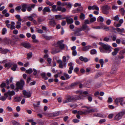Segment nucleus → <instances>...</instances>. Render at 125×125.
I'll list each match as a JSON object with an SVG mask.
<instances>
[{"label":"nucleus","mask_w":125,"mask_h":125,"mask_svg":"<svg viewBox=\"0 0 125 125\" xmlns=\"http://www.w3.org/2000/svg\"><path fill=\"white\" fill-rule=\"evenodd\" d=\"M117 69V68H113L111 72V73H115Z\"/></svg>","instance_id":"a19ab883"},{"label":"nucleus","mask_w":125,"mask_h":125,"mask_svg":"<svg viewBox=\"0 0 125 125\" xmlns=\"http://www.w3.org/2000/svg\"><path fill=\"white\" fill-rule=\"evenodd\" d=\"M97 51L96 50L94 49L90 51V53L91 54H94L96 53Z\"/></svg>","instance_id":"37998d69"},{"label":"nucleus","mask_w":125,"mask_h":125,"mask_svg":"<svg viewBox=\"0 0 125 125\" xmlns=\"http://www.w3.org/2000/svg\"><path fill=\"white\" fill-rule=\"evenodd\" d=\"M7 32V30L5 28H3L2 30V33L3 35L5 34Z\"/></svg>","instance_id":"c9c22d12"},{"label":"nucleus","mask_w":125,"mask_h":125,"mask_svg":"<svg viewBox=\"0 0 125 125\" xmlns=\"http://www.w3.org/2000/svg\"><path fill=\"white\" fill-rule=\"evenodd\" d=\"M45 3L47 5L50 6H52L54 3L53 2H51L48 0H46Z\"/></svg>","instance_id":"473e14b6"},{"label":"nucleus","mask_w":125,"mask_h":125,"mask_svg":"<svg viewBox=\"0 0 125 125\" xmlns=\"http://www.w3.org/2000/svg\"><path fill=\"white\" fill-rule=\"evenodd\" d=\"M120 11L121 12L123 15H124L125 11L123 8H121L120 10Z\"/></svg>","instance_id":"4d7b16f0"},{"label":"nucleus","mask_w":125,"mask_h":125,"mask_svg":"<svg viewBox=\"0 0 125 125\" xmlns=\"http://www.w3.org/2000/svg\"><path fill=\"white\" fill-rule=\"evenodd\" d=\"M94 9L98 10H99V8L96 5H94L92 6V10Z\"/></svg>","instance_id":"603ef678"},{"label":"nucleus","mask_w":125,"mask_h":125,"mask_svg":"<svg viewBox=\"0 0 125 125\" xmlns=\"http://www.w3.org/2000/svg\"><path fill=\"white\" fill-rule=\"evenodd\" d=\"M42 11H43V14L45 15L46 12H50L51 11V10L50 8L47 7H44Z\"/></svg>","instance_id":"f8f14e48"},{"label":"nucleus","mask_w":125,"mask_h":125,"mask_svg":"<svg viewBox=\"0 0 125 125\" xmlns=\"http://www.w3.org/2000/svg\"><path fill=\"white\" fill-rule=\"evenodd\" d=\"M59 113L60 112L59 111L54 112L52 113L53 115L54 116H57L59 115Z\"/></svg>","instance_id":"58836bf2"},{"label":"nucleus","mask_w":125,"mask_h":125,"mask_svg":"<svg viewBox=\"0 0 125 125\" xmlns=\"http://www.w3.org/2000/svg\"><path fill=\"white\" fill-rule=\"evenodd\" d=\"M119 49L118 48H115L114 49V51L112 52V55L113 56L116 55L117 53L119 51Z\"/></svg>","instance_id":"4be33fe9"},{"label":"nucleus","mask_w":125,"mask_h":125,"mask_svg":"<svg viewBox=\"0 0 125 125\" xmlns=\"http://www.w3.org/2000/svg\"><path fill=\"white\" fill-rule=\"evenodd\" d=\"M63 41V40H62L57 42L58 46L61 49H63L64 47V45L62 43Z\"/></svg>","instance_id":"9b49d317"},{"label":"nucleus","mask_w":125,"mask_h":125,"mask_svg":"<svg viewBox=\"0 0 125 125\" xmlns=\"http://www.w3.org/2000/svg\"><path fill=\"white\" fill-rule=\"evenodd\" d=\"M10 22V21L8 20H6L5 21V23L7 27L8 28H10L11 30L15 29V22L13 21H12L11 22L10 24H9Z\"/></svg>","instance_id":"f03ea898"},{"label":"nucleus","mask_w":125,"mask_h":125,"mask_svg":"<svg viewBox=\"0 0 125 125\" xmlns=\"http://www.w3.org/2000/svg\"><path fill=\"white\" fill-rule=\"evenodd\" d=\"M77 28L74 27V25L73 24L71 25V29H72V31L75 32V34L76 35L80 36L83 35L84 33H80V32L77 31Z\"/></svg>","instance_id":"423d86ee"},{"label":"nucleus","mask_w":125,"mask_h":125,"mask_svg":"<svg viewBox=\"0 0 125 125\" xmlns=\"http://www.w3.org/2000/svg\"><path fill=\"white\" fill-rule=\"evenodd\" d=\"M45 19L43 17H39L37 18V21L39 23H41L44 21Z\"/></svg>","instance_id":"cd10ccee"},{"label":"nucleus","mask_w":125,"mask_h":125,"mask_svg":"<svg viewBox=\"0 0 125 125\" xmlns=\"http://www.w3.org/2000/svg\"><path fill=\"white\" fill-rule=\"evenodd\" d=\"M123 115L122 112H120L115 116V119L117 120H119L122 118Z\"/></svg>","instance_id":"ddd939ff"},{"label":"nucleus","mask_w":125,"mask_h":125,"mask_svg":"<svg viewBox=\"0 0 125 125\" xmlns=\"http://www.w3.org/2000/svg\"><path fill=\"white\" fill-rule=\"evenodd\" d=\"M99 19L100 21L101 22H103L104 20V18L102 17H99L97 19V20Z\"/></svg>","instance_id":"0e129e2a"},{"label":"nucleus","mask_w":125,"mask_h":125,"mask_svg":"<svg viewBox=\"0 0 125 125\" xmlns=\"http://www.w3.org/2000/svg\"><path fill=\"white\" fill-rule=\"evenodd\" d=\"M80 83V82H76L74 83H72L71 84V86H74L76 85L77 84H78Z\"/></svg>","instance_id":"09e8293b"},{"label":"nucleus","mask_w":125,"mask_h":125,"mask_svg":"<svg viewBox=\"0 0 125 125\" xmlns=\"http://www.w3.org/2000/svg\"><path fill=\"white\" fill-rule=\"evenodd\" d=\"M52 9H51L52 11L53 12L57 11L59 10H60L61 9L60 6H59L56 8V6L55 5H53L52 6Z\"/></svg>","instance_id":"9d476101"},{"label":"nucleus","mask_w":125,"mask_h":125,"mask_svg":"<svg viewBox=\"0 0 125 125\" xmlns=\"http://www.w3.org/2000/svg\"><path fill=\"white\" fill-rule=\"evenodd\" d=\"M99 62L101 64V67H103L104 62L103 59H100L99 60Z\"/></svg>","instance_id":"bf43d9fd"},{"label":"nucleus","mask_w":125,"mask_h":125,"mask_svg":"<svg viewBox=\"0 0 125 125\" xmlns=\"http://www.w3.org/2000/svg\"><path fill=\"white\" fill-rule=\"evenodd\" d=\"M75 93L77 94H79L78 96H80L82 97V99H83V92L81 91L78 90L76 91Z\"/></svg>","instance_id":"a878e982"},{"label":"nucleus","mask_w":125,"mask_h":125,"mask_svg":"<svg viewBox=\"0 0 125 125\" xmlns=\"http://www.w3.org/2000/svg\"><path fill=\"white\" fill-rule=\"evenodd\" d=\"M80 17L81 19L82 20H83L85 18V15L83 13H81Z\"/></svg>","instance_id":"f704fd0d"},{"label":"nucleus","mask_w":125,"mask_h":125,"mask_svg":"<svg viewBox=\"0 0 125 125\" xmlns=\"http://www.w3.org/2000/svg\"><path fill=\"white\" fill-rule=\"evenodd\" d=\"M81 5V3H76L74 5V6L75 7H80Z\"/></svg>","instance_id":"e2e57ef3"},{"label":"nucleus","mask_w":125,"mask_h":125,"mask_svg":"<svg viewBox=\"0 0 125 125\" xmlns=\"http://www.w3.org/2000/svg\"><path fill=\"white\" fill-rule=\"evenodd\" d=\"M3 41L4 42L7 44L12 45L14 44L13 42L10 39L5 38L4 39Z\"/></svg>","instance_id":"1a4fd4ad"},{"label":"nucleus","mask_w":125,"mask_h":125,"mask_svg":"<svg viewBox=\"0 0 125 125\" xmlns=\"http://www.w3.org/2000/svg\"><path fill=\"white\" fill-rule=\"evenodd\" d=\"M57 62L59 63V67L61 68H62L64 67V66L63 65V63L62 61L60 60H59L57 61Z\"/></svg>","instance_id":"6ab92c4d"},{"label":"nucleus","mask_w":125,"mask_h":125,"mask_svg":"<svg viewBox=\"0 0 125 125\" xmlns=\"http://www.w3.org/2000/svg\"><path fill=\"white\" fill-rule=\"evenodd\" d=\"M82 99V97L80 96L74 95L71 97V102L75 101L77 100H79Z\"/></svg>","instance_id":"6e6552de"},{"label":"nucleus","mask_w":125,"mask_h":125,"mask_svg":"<svg viewBox=\"0 0 125 125\" xmlns=\"http://www.w3.org/2000/svg\"><path fill=\"white\" fill-rule=\"evenodd\" d=\"M25 83L24 81L22 80H21L20 82H17L16 84L18 89H15V90L16 91H18V89L22 90L23 89V86L24 85Z\"/></svg>","instance_id":"20e7f679"},{"label":"nucleus","mask_w":125,"mask_h":125,"mask_svg":"<svg viewBox=\"0 0 125 125\" xmlns=\"http://www.w3.org/2000/svg\"><path fill=\"white\" fill-rule=\"evenodd\" d=\"M15 93L14 91H10L9 90L8 91L4 94V96L7 98L8 99L11 100V96L15 94Z\"/></svg>","instance_id":"7ed1b4c3"},{"label":"nucleus","mask_w":125,"mask_h":125,"mask_svg":"<svg viewBox=\"0 0 125 125\" xmlns=\"http://www.w3.org/2000/svg\"><path fill=\"white\" fill-rule=\"evenodd\" d=\"M49 25L52 27H54L56 25V23L54 20H51L49 22Z\"/></svg>","instance_id":"aec40b11"},{"label":"nucleus","mask_w":125,"mask_h":125,"mask_svg":"<svg viewBox=\"0 0 125 125\" xmlns=\"http://www.w3.org/2000/svg\"><path fill=\"white\" fill-rule=\"evenodd\" d=\"M21 98L20 97H16L14 98L13 101L15 102H19L21 100Z\"/></svg>","instance_id":"bb28decb"},{"label":"nucleus","mask_w":125,"mask_h":125,"mask_svg":"<svg viewBox=\"0 0 125 125\" xmlns=\"http://www.w3.org/2000/svg\"><path fill=\"white\" fill-rule=\"evenodd\" d=\"M16 18L18 20V21L16 22V27L17 29L20 28H21V22L19 21H21L22 20L21 17L19 15H17L15 16Z\"/></svg>","instance_id":"39448f33"},{"label":"nucleus","mask_w":125,"mask_h":125,"mask_svg":"<svg viewBox=\"0 0 125 125\" xmlns=\"http://www.w3.org/2000/svg\"><path fill=\"white\" fill-rule=\"evenodd\" d=\"M22 45L24 47L29 48H30L31 45L29 43H23L22 44Z\"/></svg>","instance_id":"393cba45"},{"label":"nucleus","mask_w":125,"mask_h":125,"mask_svg":"<svg viewBox=\"0 0 125 125\" xmlns=\"http://www.w3.org/2000/svg\"><path fill=\"white\" fill-rule=\"evenodd\" d=\"M42 36L44 38L47 40H49L51 38L50 37L44 34H42Z\"/></svg>","instance_id":"79ce46f5"},{"label":"nucleus","mask_w":125,"mask_h":125,"mask_svg":"<svg viewBox=\"0 0 125 125\" xmlns=\"http://www.w3.org/2000/svg\"><path fill=\"white\" fill-rule=\"evenodd\" d=\"M23 94L27 98L30 97L31 96V94L30 92H27L25 90L23 91Z\"/></svg>","instance_id":"2eb2a0df"},{"label":"nucleus","mask_w":125,"mask_h":125,"mask_svg":"<svg viewBox=\"0 0 125 125\" xmlns=\"http://www.w3.org/2000/svg\"><path fill=\"white\" fill-rule=\"evenodd\" d=\"M113 100L112 98L111 97H109L108 98L107 102L109 103H112L113 101Z\"/></svg>","instance_id":"052dcab7"},{"label":"nucleus","mask_w":125,"mask_h":125,"mask_svg":"<svg viewBox=\"0 0 125 125\" xmlns=\"http://www.w3.org/2000/svg\"><path fill=\"white\" fill-rule=\"evenodd\" d=\"M33 71L32 69L30 68L28 70H26V73L29 74H30Z\"/></svg>","instance_id":"8fccbe9b"},{"label":"nucleus","mask_w":125,"mask_h":125,"mask_svg":"<svg viewBox=\"0 0 125 125\" xmlns=\"http://www.w3.org/2000/svg\"><path fill=\"white\" fill-rule=\"evenodd\" d=\"M9 50L8 49H5L4 50H2L1 51V53L3 54H5L7 52H9Z\"/></svg>","instance_id":"72a5a7b5"},{"label":"nucleus","mask_w":125,"mask_h":125,"mask_svg":"<svg viewBox=\"0 0 125 125\" xmlns=\"http://www.w3.org/2000/svg\"><path fill=\"white\" fill-rule=\"evenodd\" d=\"M70 96L67 95L66 96V99L63 102V103H65L70 102Z\"/></svg>","instance_id":"c85d7f7f"},{"label":"nucleus","mask_w":125,"mask_h":125,"mask_svg":"<svg viewBox=\"0 0 125 125\" xmlns=\"http://www.w3.org/2000/svg\"><path fill=\"white\" fill-rule=\"evenodd\" d=\"M124 101V98H116L115 100V102L116 105H118V103L119 102L122 103Z\"/></svg>","instance_id":"f3484780"},{"label":"nucleus","mask_w":125,"mask_h":125,"mask_svg":"<svg viewBox=\"0 0 125 125\" xmlns=\"http://www.w3.org/2000/svg\"><path fill=\"white\" fill-rule=\"evenodd\" d=\"M99 44L101 46L99 48L100 52L104 53H109L112 51L111 47L108 44L100 42Z\"/></svg>","instance_id":"f257e3e1"},{"label":"nucleus","mask_w":125,"mask_h":125,"mask_svg":"<svg viewBox=\"0 0 125 125\" xmlns=\"http://www.w3.org/2000/svg\"><path fill=\"white\" fill-rule=\"evenodd\" d=\"M67 22V24H70V17H67L66 18Z\"/></svg>","instance_id":"3c124183"},{"label":"nucleus","mask_w":125,"mask_h":125,"mask_svg":"<svg viewBox=\"0 0 125 125\" xmlns=\"http://www.w3.org/2000/svg\"><path fill=\"white\" fill-rule=\"evenodd\" d=\"M32 54L31 52L27 54V58L28 59H29L32 57Z\"/></svg>","instance_id":"c03bdc74"},{"label":"nucleus","mask_w":125,"mask_h":125,"mask_svg":"<svg viewBox=\"0 0 125 125\" xmlns=\"http://www.w3.org/2000/svg\"><path fill=\"white\" fill-rule=\"evenodd\" d=\"M41 75L42 78L45 80L48 79V77L46 76V74L45 73H41Z\"/></svg>","instance_id":"c756f323"},{"label":"nucleus","mask_w":125,"mask_h":125,"mask_svg":"<svg viewBox=\"0 0 125 125\" xmlns=\"http://www.w3.org/2000/svg\"><path fill=\"white\" fill-rule=\"evenodd\" d=\"M12 65V63H7L5 64L4 65V66L5 68H7L9 69L11 67Z\"/></svg>","instance_id":"2f4dec72"},{"label":"nucleus","mask_w":125,"mask_h":125,"mask_svg":"<svg viewBox=\"0 0 125 125\" xmlns=\"http://www.w3.org/2000/svg\"><path fill=\"white\" fill-rule=\"evenodd\" d=\"M61 17L62 16L61 15H56L55 16V18L59 20L61 19H62Z\"/></svg>","instance_id":"5fc2aeb1"},{"label":"nucleus","mask_w":125,"mask_h":125,"mask_svg":"<svg viewBox=\"0 0 125 125\" xmlns=\"http://www.w3.org/2000/svg\"><path fill=\"white\" fill-rule=\"evenodd\" d=\"M113 20L114 21H118L119 20V17L118 16V15H116L113 18Z\"/></svg>","instance_id":"a18cd8bd"},{"label":"nucleus","mask_w":125,"mask_h":125,"mask_svg":"<svg viewBox=\"0 0 125 125\" xmlns=\"http://www.w3.org/2000/svg\"><path fill=\"white\" fill-rule=\"evenodd\" d=\"M40 102L38 101L37 102V104H33V106L34 108L38 107H39V105H40Z\"/></svg>","instance_id":"4c0bfd02"},{"label":"nucleus","mask_w":125,"mask_h":125,"mask_svg":"<svg viewBox=\"0 0 125 125\" xmlns=\"http://www.w3.org/2000/svg\"><path fill=\"white\" fill-rule=\"evenodd\" d=\"M87 27V26L86 24L83 25L82 28L83 29V30L85 31V30H86Z\"/></svg>","instance_id":"de8ad7c7"},{"label":"nucleus","mask_w":125,"mask_h":125,"mask_svg":"<svg viewBox=\"0 0 125 125\" xmlns=\"http://www.w3.org/2000/svg\"><path fill=\"white\" fill-rule=\"evenodd\" d=\"M6 97L5 96H2L0 98V100L3 101H5L6 100Z\"/></svg>","instance_id":"6e6d98bb"},{"label":"nucleus","mask_w":125,"mask_h":125,"mask_svg":"<svg viewBox=\"0 0 125 125\" xmlns=\"http://www.w3.org/2000/svg\"><path fill=\"white\" fill-rule=\"evenodd\" d=\"M93 48V47L92 46L90 45H88L83 47L82 49V50L83 51H87L90 48Z\"/></svg>","instance_id":"a211bd4d"},{"label":"nucleus","mask_w":125,"mask_h":125,"mask_svg":"<svg viewBox=\"0 0 125 125\" xmlns=\"http://www.w3.org/2000/svg\"><path fill=\"white\" fill-rule=\"evenodd\" d=\"M35 5L34 4H28L27 6V10L28 11L30 12L32 8H33L35 6Z\"/></svg>","instance_id":"dca6fc26"},{"label":"nucleus","mask_w":125,"mask_h":125,"mask_svg":"<svg viewBox=\"0 0 125 125\" xmlns=\"http://www.w3.org/2000/svg\"><path fill=\"white\" fill-rule=\"evenodd\" d=\"M77 9L78 13L82 12L83 10V8L82 7L80 6L78 7Z\"/></svg>","instance_id":"e433bc0d"},{"label":"nucleus","mask_w":125,"mask_h":125,"mask_svg":"<svg viewBox=\"0 0 125 125\" xmlns=\"http://www.w3.org/2000/svg\"><path fill=\"white\" fill-rule=\"evenodd\" d=\"M11 122L13 125H18L19 124L18 122L14 120L12 121Z\"/></svg>","instance_id":"13d9d810"},{"label":"nucleus","mask_w":125,"mask_h":125,"mask_svg":"<svg viewBox=\"0 0 125 125\" xmlns=\"http://www.w3.org/2000/svg\"><path fill=\"white\" fill-rule=\"evenodd\" d=\"M63 75L64 76L66 77V79H68L70 78L69 76L67 73H64Z\"/></svg>","instance_id":"864d4df0"},{"label":"nucleus","mask_w":125,"mask_h":125,"mask_svg":"<svg viewBox=\"0 0 125 125\" xmlns=\"http://www.w3.org/2000/svg\"><path fill=\"white\" fill-rule=\"evenodd\" d=\"M62 60L63 62V65L64 66H66V61L67 60V59L66 58V57L65 56H63V57Z\"/></svg>","instance_id":"7c9ffc66"},{"label":"nucleus","mask_w":125,"mask_h":125,"mask_svg":"<svg viewBox=\"0 0 125 125\" xmlns=\"http://www.w3.org/2000/svg\"><path fill=\"white\" fill-rule=\"evenodd\" d=\"M85 113V112H83L81 111H79L77 112V113L78 115H82L84 114Z\"/></svg>","instance_id":"338daca9"},{"label":"nucleus","mask_w":125,"mask_h":125,"mask_svg":"<svg viewBox=\"0 0 125 125\" xmlns=\"http://www.w3.org/2000/svg\"><path fill=\"white\" fill-rule=\"evenodd\" d=\"M28 6V4H26L23 3L21 5V10L23 12H25Z\"/></svg>","instance_id":"4468645a"},{"label":"nucleus","mask_w":125,"mask_h":125,"mask_svg":"<svg viewBox=\"0 0 125 125\" xmlns=\"http://www.w3.org/2000/svg\"><path fill=\"white\" fill-rule=\"evenodd\" d=\"M122 53L121 54H120H120L118 55V58L119 59H121L124 58V57L122 55Z\"/></svg>","instance_id":"69168bd1"},{"label":"nucleus","mask_w":125,"mask_h":125,"mask_svg":"<svg viewBox=\"0 0 125 125\" xmlns=\"http://www.w3.org/2000/svg\"><path fill=\"white\" fill-rule=\"evenodd\" d=\"M111 7L107 5H106L103 6L102 9L103 13L107 14L109 13L108 10L111 9Z\"/></svg>","instance_id":"0eeeda50"},{"label":"nucleus","mask_w":125,"mask_h":125,"mask_svg":"<svg viewBox=\"0 0 125 125\" xmlns=\"http://www.w3.org/2000/svg\"><path fill=\"white\" fill-rule=\"evenodd\" d=\"M12 65L13 67L11 68V69L13 71H15L17 67V66L16 64H15L14 63H12Z\"/></svg>","instance_id":"b1692460"},{"label":"nucleus","mask_w":125,"mask_h":125,"mask_svg":"<svg viewBox=\"0 0 125 125\" xmlns=\"http://www.w3.org/2000/svg\"><path fill=\"white\" fill-rule=\"evenodd\" d=\"M21 6H18L15 8V10L16 11H18V12H20V10L21 9Z\"/></svg>","instance_id":"ea45409f"},{"label":"nucleus","mask_w":125,"mask_h":125,"mask_svg":"<svg viewBox=\"0 0 125 125\" xmlns=\"http://www.w3.org/2000/svg\"><path fill=\"white\" fill-rule=\"evenodd\" d=\"M89 17L91 18L90 19V22L91 23L95 21L96 20V19L94 17H93V15L90 14L89 15Z\"/></svg>","instance_id":"412c9836"},{"label":"nucleus","mask_w":125,"mask_h":125,"mask_svg":"<svg viewBox=\"0 0 125 125\" xmlns=\"http://www.w3.org/2000/svg\"><path fill=\"white\" fill-rule=\"evenodd\" d=\"M103 27L102 26H98L95 27H94L93 28L94 29H101L103 28Z\"/></svg>","instance_id":"49530a36"},{"label":"nucleus","mask_w":125,"mask_h":125,"mask_svg":"<svg viewBox=\"0 0 125 125\" xmlns=\"http://www.w3.org/2000/svg\"><path fill=\"white\" fill-rule=\"evenodd\" d=\"M6 109L9 112H11L12 111V109L10 107L8 106L6 108Z\"/></svg>","instance_id":"680f3d73"},{"label":"nucleus","mask_w":125,"mask_h":125,"mask_svg":"<svg viewBox=\"0 0 125 125\" xmlns=\"http://www.w3.org/2000/svg\"><path fill=\"white\" fill-rule=\"evenodd\" d=\"M79 58L81 61L84 62H86L89 61L88 59L84 57H83L81 56L79 57Z\"/></svg>","instance_id":"5701e85b"},{"label":"nucleus","mask_w":125,"mask_h":125,"mask_svg":"<svg viewBox=\"0 0 125 125\" xmlns=\"http://www.w3.org/2000/svg\"><path fill=\"white\" fill-rule=\"evenodd\" d=\"M77 54V52L76 50L73 51L72 52V55L74 56L76 55Z\"/></svg>","instance_id":"774afa93"}]
</instances>
